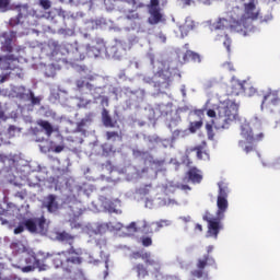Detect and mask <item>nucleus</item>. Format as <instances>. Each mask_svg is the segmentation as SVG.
Masks as SVG:
<instances>
[{
	"mask_svg": "<svg viewBox=\"0 0 280 280\" xmlns=\"http://www.w3.org/2000/svg\"><path fill=\"white\" fill-rule=\"evenodd\" d=\"M219 196L217 199V217L211 214V212L206 211L203 214V220L208 222V237L218 238V234L222 231V220H224V213L229 209V200L226 199V184L220 182L219 184Z\"/></svg>",
	"mask_w": 280,
	"mask_h": 280,
	"instance_id": "obj_1",
	"label": "nucleus"
},
{
	"mask_svg": "<svg viewBox=\"0 0 280 280\" xmlns=\"http://www.w3.org/2000/svg\"><path fill=\"white\" fill-rule=\"evenodd\" d=\"M55 264L57 266L74 265L80 266L82 264V249L71 247L68 252H63L55 257Z\"/></svg>",
	"mask_w": 280,
	"mask_h": 280,
	"instance_id": "obj_2",
	"label": "nucleus"
},
{
	"mask_svg": "<svg viewBox=\"0 0 280 280\" xmlns=\"http://www.w3.org/2000/svg\"><path fill=\"white\" fill-rule=\"evenodd\" d=\"M240 106L234 102H228L225 106L219 108V121L223 125V128H226L229 124H233L237 119V113Z\"/></svg>",
	"mask_w": 280,
	"mask_h": 280,
	"instance_id": "obj_3",
	"label": "nucleus"
},
{
	"mask_svg": "<svg viewBox=\"0 0 280 280\" xmlns=\"http://www.w3.org/2000/svg\"><path fill=\"white\" fill-rule=\"evenodd\" d=\"M160 0H150L147 5L150 16L148 18L149 25H159V23H165V15L161 12L159 7Z\"/></svg>",
	"mask_w": 280,
	"mask_h": 280,
	"instance_id": "obj_4",
	"label": "nucleus"
},
{
	"mask_svg": "<svg viewBox=\"0 0 280 280\" xmlns=\"http://www.w3.org/2000/svg\"><path fill=\"white\" fill-rule=\"evenodd\" d=\"M241 136L247 143H259V141H264V132L258 131L255 132L253 131V128H250V125L248 122H244L241 126Z\"/></svg>",
	"mask_w": 280,
	"mask_h": 280,
	"instance_id": "obj_5",
	"label": "nucleus"
},
{
	"mask_svg": "<svg viewBox=\"0 0 280 280\" xmlns=\"http://www.w3.org/2000/svg\"><path fill=\"white\" fill-rule=\"evenodd\" d=\"M24 225L26 226L27 231H30V233H44L45 217L35 220L28 219L24 222Z\"/></svg>",
	"mask_w": 280,
	"mask_h": 280,
	"instance_id": "obj_6",
	"label": "nucleus"
},
{
	"mask_svg": "<svg viewBox=\"0 0 280 280\" xmlns=\"http://www.w3.org/2000/svg\"><path fill=\"white\" fill-rule=\"evenodd\" d=\"M279 92L270 89L264 92L261 108H264V106H279Z\"/></svg>",
	"mask_w": 280,
	"mask_h": 280,
	"instance_id": "obj_7",
	"label": "nucleus"
},
{
	"mask_svg": "<svg viewBox=\"0 0 280 280\" xmlns=\"http://www.w3.org/2000/svg\"><path fill=\"white\" fill-rule=\"evenodd\" d=\"M244 16L245 19H250L252 21H257L259 19V9L257 8V1L249 0L244 4Z\"/></svg>",
	"mask_w": 280,
	"mask_h": 280,
	"instance_id": "obj_8",
	"label": "nucleus"
},
{
	"mask_svg": "<svg viewBox=\"0 0 280 280\" xmlns=\"http://www.w3.org/2000/svg\"><path fill=\"white\" fill-rule=\"evenodd\" d=\"M188 152H196L199 161H209L210 159L209 154L207 153V142H202V144L190 148Z\"/></svg>",
	"mask_w": 280,
	"mask_h": 280,
	"instance_id": "obj_9",
	"label": "nucleus"
},
{
	"mask_svg": "<svg viewBox=\"0 0 280 280\" xmlns=\"http://www.w3.org/2000/svg\"><path fill=\"white\" fill-rule=\"evenodd\" d=\"M43 207L49 211V213H56L58 211V201H56V196L49 195L44 199Z\"/></svg>",
	"mask_w": 280,
	"mask_h": 280,
	"instance_id": "obj_10",
	"label": "nucleus"
},
{
	"mask_svg": "<svg viewBox=\"0 0 280 280\" xmlns=\"http://www.w3.org/2000/svg\"><path fill=\"white\" fill-rule=\"evenodd\" d=\"M26 265L25 267L22 268V272H33V270H36V266L40 264L38 259H36V256L30 255L25 258Z\"/></svg>",
	"mask_w": 280,
	"mask_h": 280,
	"instance_id": "obj_11",
	"label": "nucleus"
},
{
	"mask_svg": "<svg viewBox=\"0 0 280 280\" xmlns=\"http://www.w3.org/2000/svg\"><path fill=\"white\" fill-rule=\"evenodd\" d=\"M229 93L230 95H242L244 93V81L232 80Z\"/></svg>",
	"mask_w": 280,
	"mask_h": 280,
	"instance_id": "obj_12",
	"label": "nucleus"
},
{
	"mask_svg": "<svg viewBox=\"0 0 280 280\" xmlns=\"http://www.w3.org/2000/svg\"><path fill=\"white\" fill-rule=\"evenodd\" d=\"M36 124H37V126H39V128H42V130L45 131V135L47 137H51V135H54V132H56L54 125H51V122H49L47 120L39 119L36 121Z\"/></svg>",
	"mask_w": 280,
	"mask_h": 280,
	"instance_id": "obj_13",
	"label": "nucleus"
},
{
	"mask_svg": "<svg viewBox=\"0 0 280 280\" xmlns=\"http://www.w3.org/2000/svg\"><path fill=\"white\" fill-rule=\"evenodd\" d=\"M187 176L191 183H201L202 182V173L200 170L192 167L187 172Z\"/></svg>",
	"mask_w": 280,
	"mask_h": 280,
	"instance_id": "obj_14",
	"label": "nucleus"
},
{
	"mask_svg": "<svg viewBox=\"0 0 280 280\" xmlns=\"http://www.w3.org/2000/svg\"><path fill=\"white\" fill-rule=\"evenodd\" d=\"M191 30H194V22L191 19H186L184 24L179 26V32H182V36H187V34H189Z\"/></svg>",
	"mask_w": 280,
	"mask_h": 280,
	"instance_id": "obj_15",
	"label": "nucleus"
},
{
	"mask_svg": "<svg viewBox=\"0 0 280 280\" xmlns=\"http://www.w3.org/2000/svg\"><path fill=\"white\" fill-rule=\"evenodd\" d=\"M248 97H253L257 93V89L250 83V81H244V92Z\"/></svg>",
	"mask_w": 280,
	"mask_h": 280,
	"instance_id": "obj_16",
	"label": "nucleus"
},
{
	"mask_svg": "<svg viewBox=\"0 0 280 280\" xmlns=\"http://www.w3.org/2000/svg\"><path fill=\"white\" fill-rule=\"evenodd\" d=\"M189 59L192 60V62H202L200 55L191 50H187L186 54L184 55V60H189Z\"/></svg>",
	"mask_w": 280,
	"mask_h": 280,
	"instance_id": "obj_17",
	"label": "nucleus"
},
{
	"mask_svg": "<svg viewBox=\"0 0 280 280\" xmlns=\"http://www.w3.org/2000/svg\"><path fill=\"white\" fill-rule=\"evenodd\" d=\"M102 117L104 126H106L107 128H115L113 119L110 118V115H108V110L103 109Z\"/></svg>",
	"mask_w": 280,
	"mask_h": 280,
	"instance_id": "obj_18",
	"label": "nucleus"
},
{
	"mask_svg": "<svg viewBox=\"0 0 280 280\" xmlns=\"http://www.w3.org/2000/svg\"><path fill=\"white\" fill-rule=\"evenodd\" d=\"M229 25H231V23L229 22V20L224 19V18H220L214 24L213 27L214 30H224L226 27H229Z\"/></svg>",
	"mask_w": 280,
	"mask_h": 280,
	"instance_id": "obj_19",
	"label": "nucleus"
},
{
	"mask_svg": "<svg viewBox=\"0 0 280 280\" xmlns=\"http://www.w3.org/2000/svg\"><path fill=\"white\" fill-rule=\"evenodd\" d=\"M240 148H242L245 153L250 154V152H255L257 149L253 143L249 142V144H245L244 141L238 142Z\"/></svg>",
	"mask_w": 280,
	"mask_h": 280,
	"instance_id": "obj_20",
	"label": "nucleus"
},
{
	"mask_svg": "<svg viewBox=\"0 0 280 280\" xmlns=\"http://www.w3.org/2000/svg\"><path fill=\"white\" fill-rule=\"evenodd\" d=\"M207 264H209V255H206L202 258H198L197 268L199 270H205V268H207Z\"/></svg>",
	"mask_w": 280,
	"mask_h": 280,
	"instance_id": "obj_21",
	"label": "nucleus"
},
{
	"mask_svg": "<svg viewBox=\"0 0 280 280\" xmlns=\"http://www.w3.org/2000/svg\"><path fill=\"white\" fill-rule=\"evenodd\" d=\"M170 221L168 220H161L155 223H153V226H155L154 231H161V229L165 226H170Z\"/></svg>",
	"mask_w": 280,
	"mask_h": 280,
	"instance_id": "obj_22",
	"label": "nucleus"
},
{
	"mask_svg": "<svg viewBox=\"0 0 280 280\" xmlns=\"http://www.w3.org/2000/svg\"><path fill=\"white\" fill-rule=\"evenodd\" d=\"M202 125H203L202 120L190 122L189 125L190 132H196L197 130H200Z\"/></svg>",
	"mask_w": 280,
	"mask_h": 280,
	"instance_id": "obj_23",
	"label": "nucleus"
},
{
	"mask_svg": "<svg viewBox=\"0 0 280 280\" xmlns=\"http://www.w3.org/2000/svg\"><path fill=\"white\" fill-rule=\"evenodd\" d=\"M38 5L43 10H51V0H39Z\"/></svg>",
	"mask_w": 280,
	"mask_h": 280,
	"instance_id": "obj_24",
	"label": "nucleus"
},
{
	"mask_svg": "<svg viewBox=\"0 0 280 280\" xmlns=\"http://www.w3.org/2000/svg\"><path fill=\"white\" fill-rule=\"evenodd\" d=\"M206 130H207L208 139H213V137H215V133L213 132V125L206 124Z\"/></svg>",
	"mask_w": 280,
	"mask_h": 280,
	"instance_id": "obj_25",
	"label": "nucleus"
},
{
	"mask_svg": "<svg viewBox=\"0 0 280 280\" xmlns=\"http://www.w3.org/2000/svg\"><path fill=\"white\" fill-rule=\"evenodd\" d=\"M126 19H128V21H137V19H139V13L129 11L126 15Z\"/></svg>",
	"mask_w": 280,
	"mask_h": 280,
	"instance_id": "obj_26",
	"label": "nucleus"
},
{
	"mask_svg": "<svg viewBox=\"0 0 280 280\" xmlns=\"http://www.w3.org/2000/svg\"><path fill=\"white\" fill-rule=\"evenodd\" d=\"M141 259H143L145 264H150L151 266L152 264H154V260L150 259V253L142 252Z\"/></svg>",
	"mask_w": 280,
	"mask_h": 280,
	"instance_id": "obj_27",
	"label": "nucleus"
},
{
	"mask_svg": "<svg viewBox=\"0 0 280 280\" xmlns=\"http://www.w3.org/2000/svg\"><path fill=\"white\" fill-rule=\"evenodd\" d=\"M142 245L148 247V246H152V237L150 236H143L141 238Z\"/></svg>",
	"mask_w": 280,
	"mask_h": 280,
	"instance_id": "obj_28",
	"label": "nucleus"
},
{
	"mask_svg": "<svg viewBox=\"0 0 280 280\" xmlns=\"http://www.w3.org/2000/svg\"><path fill=\"white\" fill-rule=\"evenodd\" d=\"M106 137L107 141H110V139H116V137H119V133L116 131H107Z\"/></svg>",
	"mask_w": 280,
	"mask_h": 280,
	"instance_id": "obj_29",
	"label": "nucleus"
},
{
	"mask_svg": "<svg viewBox=\"0 0 280 280\" xmlns=\"http://www.w3.org/2000/svg\"><path fill=\"white\" fill-rule=\"evenodd\" d=\"M63 151H65V144L56 145V147L52 149V152H55L56 154H60V152H63Z\"/></svg>",
	"mask_w": 280,
	"mask_h": 280,
	"instance_id": "obj_30",
	"label": "nucleus"
},
{
	"mask_svg": "<svg viewBox=\"0 0 280 280\" xmlns=\"http://www.w3.org/2000/svg\"><path fill=\"white\" fill-rule=\"evenodd\" d=\"M8 5H10V0H0V10L8 9Z\"/></svg>",
	"mask_w": 280,
	"mask_h": 280,
	"instance_id": "obj_31",
	"label": "nucleus"
},
{
	"mask_svg": "<svg viewBox=\"0 0 280 280\" xmlns=\"http://www.w3.org/2000/svg\"><path fill=\"white\" fill-rule=\"evenodd\" d=\"M202 275H205L202 269H198V270L192 271V277H197V279H201Z\"/></svg>",
	"mask_w": 280,
	"mask_h": 280,
	"instance_id": "obj_32",
	"label": "nucleus"
},
{
	"mask_svg": "<svg viewBox=\"0 0 280 280\" xmlns=\"http://www.w3.org/2000/svg\"><path fill=\"white\" fill-rule=\"evenodd\" d=\"M194 115L202 119V117H205V109H195Z\"/></svg>",
	"mask_w": 280,
	"mask_h": 280,
	"instance_id": "obj_33",
	"label": "nucleus"
},
{
	"mask_svg": "<svg viewBox=\"0 0 280 280\" xmlns=\"http://www.w3.org/2000/svg\"><path fill=\"white\" fill-rule=\"evenodd\" d=\"M223 68H225L226 71H235V68L233 67V63H231V62H225L223 65Z\"/></svg>",
	"mask_w": 280,
	"mask_h": 280,
	"instance_id": "obj_34",
	"label": "nucleus"
},
{
	"mask_svg": "<svg viewBox=\"0 0 280 280\" xmlns=\"http://www.w3.org/2000/svg\"><path fill=\"white\" fill-rule=\"evenodd\" d=\"M25 231V228L23 225H19L18 228L14 229V234L19 235Z\"/></svg>",
	"mask_w": 280,
	"mask_h": 280,
	"instance_id": "obj_35",
	"label": "nucleus"
},
{
	"mask_svg": "<svg viewBox=\"0 0 280 280\" xmlns=\"http://www.w3.org/2000/svg\"><path fill=\"white\" fill-rule=\"evenodd\" d=\"M224 47H226L228 51H231V40L226 38L223 43Z\"/></svg>",
	"mask_w": 280,
	"mask_h": 280,
	"instance_id": "obj_36",
	"label": "nucleus"
},
{
	"mask_svg": "<svg viewBox=\"0 0 280 280\" xmlns=\"http://www.w3.org/2000/svg\"><path fill=\"white\" fill-rule=\"evenodd\" d=\"M142 252H136L131 255L132 259H141Z\"/></svg>",
	"mask_w": 280,
	"mask_h": 280,
	"instance_id": "obj_37",
	"label": "nucleus"
},
{
	"mask_svg": "<svg viewBox=\"0 0 280 280\" xmlns=\"http://www.w3.org/2000/svg\"><path fill=\"white\" fill-rule=\"evenodd\" d=\"M207 115H208V117L214 118V117H215V110H213V109H208V110H207Z\"/></svg>",
	"mask_w": 280,
	"mask_h": 280,
	"instance_id": "obj_38",
	"label": "nucleus"
},
{
	"mask_svg": "<svg viewBox=\"0 0 280 280\" xmlns=\"http://www.w3.org/2000/svg\"><path fill=\"white\" fill-rule=\"evenodd\" d=\"M128 229H132L133 231H137V223L131 222L128 226Z\"/></svg>",
	"mask_w": 280,
	"mask_h": 280,
	"instance_id": "obj_39",
	"label": "nucleus"
},
{
	"mask_svg": "<svg viewBox=\"0 0 280 280\" xmlns=\"http://www.w3.org/2000/svg\"><path fill=\"white\" fill-rule=\"evenodd\" d=\"M77 86L78 89H82L84 86V81H78Z\"/></svg>",
	"mask_w": 280,
	"mask_h": 280,
	"instance_id": "obj_40",
	"label": "nucleus"
},
{
	"mask_svg": "<svg viewBox=\"0 0 280 280\" xmlns=\"http://www.w3.org/2000/svg\"><path fill=\"white\" fill-rule=\"evenodd\" d=\"M196 230L202 233V225L201 224H196Z\"/></svg>",
	"mask_w": 280,
	"mask_h": 280,
	"instance_id": "obj_41",
	"label": "nucleus"
},
{
	"mask_svg": "<svg viewBox=\"0 0 280 280\" xmlns=\"http://www.w3.org/2000/svg\"><path fill=\"white\" fill-rule=\"evenodd\" d=\"M40 101H38V98H36V97H33L32 98V104H38Z\"/></svg>",
	"mask_w": 280,
	"mask_h": 280,
	"instance_id": "obj_42",
	"label": "nucleus"
},
{
	"mask_svg": "<svg viewBox=\"0 0 280 280\" xmlns=\"http://www.w3.org/2000/svg\"><path fill=\"white\" fill-rule=\"evenodd\" d=\"M166 280H180V279H178L177 277L171 276V277L166 278Z\"/></svg>",
	"mask_w": 280,
	"mask_h": 280,
	"instance_id": "obj_43",
	"label": "nucleus"
},
{
	"mask_svg": "<svg viewBox=\"0 0 280 280\" xmlns=\"http://www.w3.org/2000/svg\"><path fill=\"white\" fill-rule=\"evenodd\" d=\"M5 80H8V77H2V78L0 79V84H3V82H5Z\"/></svg>",
	"mask_w": 280,
	"mask_h": 280,
	"instance_id": "obj_44",
	"label": "nucleus"
},
{
	"mask_svg": "<svg viewBox=\"0 0 280 280\" xmlns=\"http://www.w3.org/2000/svg\"><path fill=\"white\" fill-rule=\"evenodd\" d=\"M141 268H143V265H138V266H137L138 275H141V271H139V270H141Z\"/></svg>",
	"mask_w": 280,
	"mask_h": 280,
	"instance_id": "obj_45",
	"label": "nucleus"
},
{
	"mask_svg": "<svg viewBox=\"0 0 280 280\" xmlns=\"http://www.w3.org/2000/svg\"><path fill=\"white\" fill-rule=\"evenodd\" d=\"M213 250V246L208 247V253H211Z\"/></svg>",
	"mask_w": 280,
	"mask_h": 280,
	"instance_id": "obj_46",
	"label": "nucleus"
},
{
	"mask_svg": "<svg viewBox=\"0 0 280 280\" xmlns=\"http://www.w3.org/2000/svg\"><path fill=\"white\" fill-rule=\"evenodd\" d=\"M183 189H190L189 186H183Z\"/></svg>",
	"mask_w": 280,
	"mask_h": 280,
	"instance_id": "obj_47",
	"label": "nucleus"
},
{
	"mask_svg": "<svg viewBox=\"0 0 280 280\" xmlns=\"http://www.w3.org/2000/svg\"><path fill=\"white\" fill-rule=\"evenodd\" d=\"M37 141H45V138H42V139L37 140Z\"/></svg>",
	"mask_w": 280,
	"mask_h": 280,
	"instance_id": "obj_48",
	"label": "nucleus"
},
{
	"mask_svg": "<svg viewBox=\"0 0 280 280\" xmlns=\"http://www.w3.org/2000/svg\"><path fill=\"white\" fill-rule=\"evenodd\" d=\"M273 1H280V0H273Z\"/></svg>",
	"mask_w": 280,
	"mask_h": 280,
	"instance_id": "obj_49",
	"label": "nucleus"
}]
</instances>
